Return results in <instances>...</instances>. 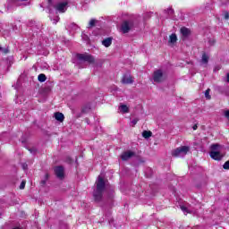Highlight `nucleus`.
I'll return each instance as SVG.
<instances>
[{
  "label": "nucleus",
  "instance_id": "7ed1b4c3",
  "mask_svg": "<svg viewBox=\"0 0 229 229\" xmlns=\"http://www.w3.org/2000/svg\"><path fill=\"white\" fill-rule=\"evenodd\" d=\"M211 151L209 152V156L213 160H223V153H221V145L213 144L210 147Z\"/></svg>",
  "mask_w": 229,
  "mask_h": 229
},
{
  "label": "nucleus",
  "instance_id": "72a5a7b5",
  "mask_svg": "<svg viewBox=\"0 0 229 229\" xmlns=\"http://www.w3.org/2000/svg\"><path fill=\"white\" fill-rule=\"evenodd\" d=\"M192 129L193 130H198V124L193 125Z\"/></svg>",
  "mask_w": 229,
  "mask_h": 229
},
{
  "label": "nucleus",
  "instance_id": "20e7f679",
  "mask_svg": "<svg viewBox=\"0 0 229 229\" xmlns=\"http://www.w3.org/2000/svg\"><path fill=\"white\" fill-rule=\"evenodd\" d=\"M76 56L79 62H87L88 64H94L96 62L94 56L89 54H77Z\"/></svg>",
  "mask_w": 229,
  "mask_h": 229
},
{
  "label": "nucleus",
  "instance_id": "4468645a",
  "mask_svg": "<svg viewBox=\"0 0 229 229\" xmlns=\"http://www.w3.org/2000/svg\"><path fill=\"white\" fill-rule=\"evenodd\" d=\"M119 108L123 114H128L130 112V108L126 105H121Z\"/></svg>",
  "mask_w": 229,
  "mask_h": 229
},
{
  "label": "nucleus",
  "instance_id": "9b49d317",
  "mask_svg": "<svg viewBox=\"0 0 229 229\" xmlns=\"http://www.w3.org/2000/svg\"><path fill=\"white\" fill-rule=\"evenodd\" d=\"M180 31L183 38H187L191 35V30H189L187 27L181 28Z\"/></svg>",
  "mask_w": 229,
  "mask_h": 229
},
{
  "label": "nucleus",
  "instance_id": "f8f14e48",
  "mask_svg": "<svg viewBox=\"0 0 229 229\" xmlns=\"http://www.w3.org/2000/svg\"><path fill=\"white\" fill-rule=\"evenodd\" d=\"M55 119L56 121H58L59 123H64L65 116L64 115V114H62L60 112H56V113H55Z\"/></svg>",
  "mask_w": 229,
  "mask_h": 229
},
{
  "label": "nucleus",
  "instance_id": "c85d7f7f",
  "mask_svg": "<svg viewBox=\"0 0 229 229\" xmlns=\"http://www.w3.org/2000/svg\"><path fill=\"white\" fill-rule=\"evenodd\" d=\"M224 169H229V161H226L224 165H223Z\"/></svg>",
  "mask_w": 229,
  "mask_h": 229
},
{
  "label": "nucleus",
  "instance_id": "39448f33",
  "mask_svg": "<svg viewBox=\"0 0 229 229\" xmlns=\"http://www.w3.org/2000/svg\"><path fill=\"white\" fill-rule=\"evenodd\" d=\"M165 75H164V72L162 70H156L153 73V81L155 83H162L165 81Z\"/></svg>",
  "mask_w": 229,
  "mask_h": 229
},
{
  "label": "nucleus",
  "instance_id": "f03ea898",
  "mask_svg": "<svg viewBox=\"0 0 229 229\" xmlns=\"http://www.w3.org/2000/svg\"><path fill=\"white\" fill-rule=\"evenodd\" d=\"M189 151H191V147L181 146L177 148L173 149L171 151V155L172 157H174V158H183V157H185L189 153Z\"/></svg>",
  "mask_w": 229,
  "mask_h": 229
},
{
  "label": "nucleus",
  "instance_id": "aec40b11",
  "mask_svg": "<svg viewBox=\"0 0 229 229\" xmlns=\"http://www.w3.org/2000/svg\"><path fill=\"white\" fill-rule=\"evenodd\" d=\"M201 62L202 64H208V55H207V54L202 55Z\"/></svg>",
  "mask_w": 229,
  "mask_h": 229
},
{
  "label": "nucleus",
  "instance_id": "c756f323",
  "mask_svg": "<svg viewBox=\"0 0 229 229\" xmlns=\"http://www.w3.org/2000/svg\"><path fill=\"white\" fill-rule=\"evenodd\" d=\"M22 169H23V171H26V169H28V164L23 163L22 164Z\"/></svg>",
  "mask_w": 229,
  "mask_h": 229
},
{
  "label": "nucleus",
  "instance_id": "dca6fc26",
  "mask_svg": "<svg viewBox=\"0 0 229 229\" xmlns=\"http://www.w3.org/2000/svg\"><path fill=\"white\" fill-rule=\"evenodd\" d=\"M38 81H40V83H44V81H46L47 80V77H46V74L40 73L38 76Z\"/></svg>",
  "mask_w": 229,
  "mask_h": 229
},
{
  "label": "nucleus",
  "instance_id": "a211bd4d",
  "mask_svg": "<svg viewBox=\"0 0 229 229\" xmlns=\"http://www.w3.org/2000/svg\"><path fill=\"white\" fill-rule=\"evenodd\" d=\"M55 173H64V171H65V169L64 168V166L59 165L55 167L54 169Z\"/></svg>",
  "mask_w": 229,
  "mask_h": 229
},
{
  "label": "nucleus",
  "instance_id": "423d86ee",
  "mask_svg": "<svg viewBox=\"0 0 229 229\" xmlns=\"http://www.w3.org/2000/svg\"><path fill=\"white\" fill-rule=\"evenodd\" d=\"M133 26H134L133 21L131 20L124 21L122 23V27H121L123 33H130V31L133 30Z\"/></svg>",
  "mask_w": 229,
  "mask_h": 229
},
{
  "label": "nucleus",
  "instance_id": "2f4dec72",
  "mask_svg": "<svg viewBox=\"0 0 229 229\" xmlns=\"http://www.w3.org/2000/svg\"><path fill=\"white\" fill-rule=\"evenodd\" d=\"M167 12H168V13H170V14L174 13V11L173 9H168Z\"/></svg>",
  "mask_w": 229,
  "mask_h": 229
},
{
  "label": "nucleus",
  "instance_id": "2eb2a0df",
  "mask_svg": "<svg viewBox=\"0 0 229 229\" xmlns=\"http://www.w3.org/2000/svg\"><path fill=\"white\" fill-rule=\"evenodd\" d=\"M153 135V132H151V131H144L142 132V137L144 139H149V137H151Z\"/></svg>",
  "mask_w": 229,
  "mask_h": 229
},
{
  "label": "nucleus",
  "instance_id": "393cba45",
  "mask_svg": "<svg viewBox=\"0 0 229 229\" xmlns=\"http://www.w3.org/2000/svg\"><path fill=\"white\" fill-rule=\"evenodd\" d=\"M26 187V180L21 181L20 189L22 191Z\"/></svg>",
  "mask_w": 229,
  "mask_h": 229
},
{
  "label": "nucleus",
  "instance_id": "5701e85b",
  "mask_svg": "<svg viewBox=\"0 0 229 229\" xmlns=\"http://www.w3.org/2000/svg\"><path fill=\"white\" fill-rule=\"evenodd\" d=\"M49 178V174H45V180H42L41 182H40V185L42 187H44V185H46V182H47V179Z\"/></svg>",
  "mask_w": 229,
  "mask_h": 229
},
{
  "label": "nucleus",
  "instance_id": "f3484780",
  "mask_svg": "<svg viewBox=\"0 0 229 229\" xmlns=\"http://www.w3.org/2000/svg\"><path fill=\"white\" fill-rule=\"evenodd\" d=\"M96 22H98V20L96 19H91L89 22L88 28H94V26H96Z\"/></svg>",
  "mask_w": 229,
  "mask_h": 229
},
{
  "label": "nucleus",
  "instance_id": "412c9836",
  "mask_svg": "<svg viewBox=\"0 0 229 229\" xmlns=\"http://www.w3.org/2000/svg\"><path fill=\"white\" fill-rule=\"evenodd\" d=\"M55 177L58 178L59 180H64L65 178V174L64 173H56Z\"/></svg>",
  "mask_w": 229,
  "mask_h": 229
},
{
  "label": "nucleus",
  "instance_id": "1a4fd4ad",
  "mask_svg": "<svg viewBox=\"0 0 229 229\" xmlns=\"http://www.w3.org/2000/svg\"><path fill=\"white\" fill-rule=\"evenodd\" d=\"M122 83H123L124 85H130L133 83V79L131 78V75L124 74L122 78Z\"/></svg>",
  "mask_w": 229,
  "mask_h": 229
},
{
  "label": "nucleus",
  "instance_id": "cd10ccee",
  "mask_svg": "<svg viewBox=\"0 0 229 229\" xmlns=\"http://www.w3.org/2000/svg\"><path fill=\"white\" fill-rule=\"evenodd\" d=\"M89 110H90V108H89V107H83L82 110H81V112H82V114H87V113L89 112Z\"/></svg>",
  "mask_w": 229,
  "mask_h": 229
},
{
  "label": "nucleus",
  "instance_id": "e433bc0d",
  "mask_svg": "<svg viewBox=\"0 0 229 229\" xmlns=\"http://www.w3.org/2000/svg\"><path fill=\"white\" fill-rule=\"evenodd\" d=\"M54 22H55V24H56L57 21L54 20Z\"/></svg>",
  "mask_w": 229,
  "mask_h": 229
},
{
  "label": "nucleus",
  "instance_id": "6e6552de",
  "mask_svg": "<svg viewBox=\"0 0 229 229\" xmlns=\"http://www.w3.org/2000/svg\"><path fill=\"white\" fill-rule=\"evenodd\" d=\"M55 9L60 12V13H64L67 11V3L63 2L56 4Z\"/></svg>",
  "mask_w": 229,
  "mask_h": 229
},
{
  "label": "nucleus",
  "instance_id": "4c0bfd02",
  "mask_svg": "<svg viewBox=\"0 0 229 229\" xmlns=\"http://www.w3.org/2000/svg\"><path fill=\"white\" fill-rule=\"evenodd\" d=\"M21 1H26V0H21Z\"/></svg>",
  "mask_w": 229,
  "mask_h": 229
},
{
  "label": "nucleus",
  "instance_id": "b1692460",
  "mask_svg": "<svg viewBox=\"0 0 229 229\" xmlns=\"http://www.w3.org/2000/svg\"><path fill=\"white\" fill-rule=\"evenodd\" d=\"M205 98L207 99H210L211 97H210V89H208L206 91H205Z\"/></svg>",
  "mask_w": 229,
  "mask_h": 229
},
{
  "label": "nucleus",
  "instance_id": "bb28decb",
  "mask_svg": "<svg viewBox=\"0 0 229 229\" xmlns=\"http://www.w3.org/2000/svg\"><path fill=\"white\" fill-rule=\"evenodd\" d=\"M224 18L225 19V21H228V19H229L228 12H224Z\"/></svg>",
  "mask_w": 229,
  "mask_h": 229
},
{
  "label": "nucleus",
  "instance_id": "7c9ffc66",
  "mask_svg": "<svg viewBox=\"0 0 229 229\" xmlns=\"http://www.w3.org/2000/svg\"><path fill=\"white\" fill-rule=\"evenodd\" d=\"M225 117L229 120V110L225 112Z\"/></svg>",
  "mask_w": 229,
  "mask_h": 229
},
{
  "label": "nucleus",
  "instance_id": "473e14b6",
  "mask_svg": "<svg viewBox=\"0 0 229 229\" xmlns=\"http://www.w3.org/2000/svg\"><path fill=\"white\" fill-rule=\"evenodd\" d=\"M221 69V66H216L215 67V69H214V71L216 72V71H219Z\"/></svg>",
  "mask_w": 229,
  "mask_h": 229
},
{
  "label": "nucleus",
  "instance_id": "6ab92c4d",
  "mask_svg": "<svg viewBox=\"0 0 229 229\" xmlns=\"http://www.w3.org/2000/svg\"><path fill=\"white\" fill-rule=\"evenodd\" d=\"M181 210L183 212V214H192V211H191L185 206H181Z\"/></svg>",
  "mask_w": 229,
  "mask_h": 229
},
{
  "label": "nucleus",
  "instance_id": "ddd939ff",
  "mask_svg": "<svg viewBox=\"0 0 229 229\" xmlns=\"http://www.w3.org/2000/svg\"><path fill=\"white\" fill-rule=\"evenodd\" d=\"M102 45L105 46V47H110V46H112V38H106L102 40Z\"/></svg>",
  "mask_w": 229,
  "mask_h": 229
},
{
  "label": "nucleus",
  "instance_id": "a878e982",
  "mask_svg": "<svg viewBox=\"0 0 229 229\" xmlns=\"http://www.w3.org/2000/svg\"><path fill=\"white\" fill-rule=\"evenodd\" d=\"M139 123V118H135L131 122V126H135Z\"/></svg>",
  "mask_w": 229,
  "mask_h": 229
},
{
  "label": "nucleus",
  "instance_id": "9d476101",
  "mask_svg": "<svg viewBox=\"0 0 229 229\" xmlns=\"http://www.w3.org/2000/svg\"><path fill=\"white\" fill-rule=\"evenodd\" d=\"M177 41H178V37L176 36L175 33H173L169 36V40H168L169 46H174V44H176Z\"/></svg>",
  "mask_w": 229,
  "mask_h": 229
},
{
  "label": "nucleus",
  "instance_id": "c9c22d12",
  "mask_svg": "<svg viewBox=\"0 0 229 229\" xmlns=\"http://www.w3.org/2000/svg\"><path fill=\"white\" fill-rule=\"evenodd\" d=\"M227 82L229 83V73H227Z\"/></svg>",
  "mask_w": 229,
  "mask_h": 229
},
{
  "label": "nucleus",
  "instance_id": "f257e3e1",
  "mask_svg": "<svg viewBox=\"0 0 229 229\" xmlns=\"http://www.w3.org/2000/svg\"><path fill=\"white\" fill-rule=\"evenodd\" d=\"M106 185V179L105 175L100 174L96 181V189L93 191V198L97 203H99L103 199V192H105V187Z\"/></svg>",
  "mask_w": 229,
  "mask_h": 229
},
{
  "label": "nucleus",
  "instance_id": "4be33fe9",
  "mask_svg": "<svg viewBox=\"0 0 229 229\" xmlns=\"http://www.w3.org/2000/svg\"><path fill=\"white\" fill-rule=\"evenodd\" d=\"M0 53H4V55H8V53H10V49L8 47L4 48L3 47H0Z\"/></svg>",
  "mask_w": 229,
  "mask_h": 229
},
{
  "label": "nucleus",
  "instance_id": "0eeeda50",
  "mask_svg": "<svg viewBox=\"0 0 229 229\" xmlns=\"http://www.w3.org/2000/svg\"><path fill=\"white\" fill-rule=\"evenodd\" d=\"M131 157H135V152L133 151H125L121 155V158L123 161L130 160Z\"/></svg>",
  "mask_w": 229,
  "mask_h": 229
},
{
  "label": "nucleus",
  "instance_id": "f704fd0d",
  "mask_svg": "<svg viewBox=\"0 0 229 229\" xmlns=\"http://www.w3.org/2000/svg\"><path fill=\"white\" fill-rule=\"evenodd\" d=\"M29 151H30V153H35V150H33V149H29Z\"/></svg>",
  "mask_w": 229,
  "mask_h": 229
}]
</instances>
